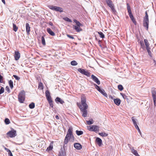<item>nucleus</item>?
<instances>
[{
	"label": "nucleus",
	"mask_w": 156,
	"mask_h": 156,
	"mask_svg": "<svg viewBox=\"0 0 156 156\" xmlns=\"http://www.w3.org/2000/svg\"><path fill=\"white\" fill-rule=\"evenodd\" d=\"M140 44L141 46V47L144 48H145V46L144 44L143 41H140Z\"/></svg>",
	"instance_id": "obj_44"
},
{
	"label": "nucleus",
	"mask_w": 156,
	"mask_h": 156,
	"mask_svg": "<svg viewBox=\"0 0 156 156\" xmlns=\"http://www.w3.org/2000/svg\"><path fill=\"white\" fill-rule=\"evenodd\" d=\"M55 101L58 103V102H59L60 104H63L64 103V101L59 97H57L55 99Z\"/></svg>",
	"instance_id": "obj_20"
},
{
	"label": "nucleus",
	"mask_w": 156,
	"mask_h": 156,
	"mask_svg": "<svg viewBox=\"0 0 156 156\" xmlns=\"http://www.w3.org/2000/svg\"><path fill=\"white\" fill-rule=\"evenodd\" d=\"M87 124L89 125L92 124L93 123V120H92L91 121H90V120L87 121Z\"/></svg>",
	"instance_id": "obj_48"
},
{
	"label": "nucleus",
	"mask_w": 156,
	"mask_h": 156,
	"mask_svg": "<svg viewBox=\"0 0 156 156\" xmlns=\"http://www.w3.org/2000/svg\"><path fill=\"white\" fill-rule=\"evenodd\" d=\"M76 134L78 136L81 135L83 134V131H81V130L79 131L78 130H76Z\"/></svg>",
	"instance_id": "obj_29"
},
{
	"label": "nucleus",
	"mask_w": 156,
	"mask_h": 156,
	"mask_svg": "<svg viewBox=\"0 0 156 156\" xmlns=\"http://www.w3.org/2000/svg\"><path fill=\"white\" fill-rule=\"evenodd\" d=\"M63 19L69 22H72V20L69 19L68 17H65L63 18Z\"/></svg>",
	"instance_id": "obj_45"
},
{
	"label": "nucleus",
	"mask_w": 156,
	"mask_h": 156,
	"mask_svg": "<svg viewBox=\"0 0 156 156\" xmlns=\"http://www.w3.org/2000/svg\"><path fill=\"white\" fill-rule=\"evenodd\" d=\"M144 42L145 44V45L146 46V49H148L149 48H150V47H149V44L148 42V40L147 39H145L144 40Z\"/></svg>",
	"instance_id": "obj_23"
},
{
	"label": "nucleus",
	"mask_w": 156,
	"mask_h": 156,
	"mask_svg": "<svg viewBox=\"0 0 156 156\" xmlns=\"http://www.w3.org/2000/svg\"><path fill=\"white\" fill-rule=\"evenodd\" d=\"M96 141L97 144L99 146H100L102 143V141L99 138L97 137L96 139Z\"/></svg>",
	"instance_id": "obj_24"
},
{
	"label": "nucleus",
	"mask_w": 156,
	"mask_h": 156,
	"mask_svg": "<svg viewBox=\"0 0 156 156\" xmlns=\"http://www.w3.org/2000/svg\"><path fill=\"white\" fill-rule=\"evenodd\" d=\"M13 28L14 31L15 32L17 31L18 28L15 24L13 23Z\"/></svg>",
	"instance_id": "obj_34"
},
{
	"label": "nucleus",
	"mask_w": 156,
	"mask_h": 156,
	"mask_svg": "<svg viewBox=\"0 0 156 156\" xmlns=\"http://www.w3.org/2000/svg\"><path fill=\"white\" fill-rule=\"evenodd\" d=\"M127 9L128 10V13L129 15L131 20H132L134 18L133 16V14L132 13L130 8L129 6V4L127 3Z\"/></svg>",
	"instance_id": "obj_11"
},
{
	"label": "nucleus",
	"mask_w": 156,
	"mask_h": 156,
	"mask_svg": "<svg viewBox=\"0 0 156 156\" xmlns=\"http://www.w3.org/2000/svg\"><path fill=\"white\" fill-rule=\"evenodd\" d=\"M20 57V54L19 51H16L15 52L14 57L16 60H18Z\"/></svg>",
	"instance_id": "obj_15"
},
{
	"label": "nucleus",
	"mask_w": 156,
	"mask_h": 156,
	"mask_svg": "<svg viewBox=\"0 0 156 156\" xmlns=\"http://www.w3.org/2000/svg\"><path fill=\"white\" fill-rule=\"evenodd\" d=\"M13 76L16 80H20V78L18 76H17L15 75H13Z\"/></svg>",
	"instance_id": "obj_54"
},
{
	"label": "nucleus",
	"mask_w": 156,
	"mask_h": 156,
	"mask_svg": "<svg viewBox=\"0 0 156 156\" xmlns=\"http://www.w3.org/2000/svg\"><path fill=\"white\" fill-rule=\"evenodd\" d=\"M5 122L6 125L9 124L10 123V121L8 118H6L5 120Z\"/></svg>",
	"instance_id": "obj_40"
},
{
	"label": "nucleus",
	"mask_w": 156,
	"mask_h": 156,
	"mask_svg": "<svg viewBox=\"0 0 156 156\" xmlns=\"http://www.w3.org/2000/svg\"><path fill=\"white\" fill-rule=\"evenodd\" d=\"M8 154L9 155V156H13L11 151L8 153Z\"/></svg>",
	"instance_id": "obj_58"
},
{
	"label": "nucleus",
	"mask_w": 156,
	"mask_h": 156,
	"mask_svg": "<svg viewBox=\"0 0 156 156\" xmlns=\"http://www.w3.org/2000/svg\"><path fill=\"white\" fill-rule=\"evenodd\" d=\"M25 92L23 90L21 91L18 95L19 101L20 103H23L25 100Z\"/></svg>",
	"instance_id": "obj_5"
},
{
	"label": "nucleus",
	"mask_w": 156,
	"mask_h": 156,
	"mask_svg": "<svg viewBox=\"0 0 156 156\" xmlns=\"http://www.w3.org/2000/svg\"><path fill=\"white\" fill-rule=\"evenodd\" d=\"M49 24L51 26H53V23L51 22H50L49 23Z\"/></svg>",
	"instance_id": "obj_60"
},
{
	"label": "nucleus",
	"mask_w": 156,
	"mask_h": 156,
	"mask_svg": "<svg viewBox=\"0 0 156 156\" xmlns=\"http://www.w3.org/2000/svg\"><path fill=\"white\" fill-rule=\"evenodd\" d=\"M108 6L111 8L112 12L115 13L116 11L115 8V6L113 2L111 0H105Z\"/></svg>",
	"instance_id": "obj_6"
},
{
	"label": "nucleus",
	"mask_w": 156,
	"mask_h": 156,
	"mask_svg": "<svg viewBox=\"0 0 156 156\" xmlns=\"http://www.w3.org/2000/svg\"><path fill=\"white\" fill-rule=\"evenodd\" d=\"M3 3L5 4V0H1Z\"/></svg>",
	"instance_id": "obj_62"
},
{
	"label": "nucleus",
	"mask_w": 156,
	"mask_h": 156,
	"mask_svg": "<svg viewBox=\"0 0 156 156\" xmlns=\"http://www.w3.org/2000/svg\"><path fill=\"white\" fill-rule=\"evenodd\" d=\"M99 92L105 96L107 97V94L103 89H101Z\"/></svg>",
	"instance_id": "obj_30"
},
{
	"label": "nucleus",
	"mask_w": 156,
	"mask_h": 156,
	"mask_svg": "<svg viewBox=\"0 0 156 156\" xmlns=\"http://www.w3.org/2000/svg\"><path fill=\"white\" fill-rule=\"evenodd\" d=\"M45 96L47 100L51 99V98L50 96V93L48 90H46L45 92Z\"/></svg>",
	"instance_id": "obj_18"
},
{
	"label": "nucleus",
	"mask_w": 156,
	"mask_h": 156,
	"mask_svg": "<svg viewBox=\"0 0 156 156\" xmlns=\"http://www.w3.org/2000/svg\"><path fill=\"white\" fill-rule=\"evenodd\" d=\"M81 105L77 104L78 106L82 113V116L86 117L88 114L87 109L88 108V105L86 103V98L84 95L81 96Z\"/></svg>",
	"instance_id": "obj_1"
},
{
	"label": "nucleus",
	"mask_w": 156,
	"mask_h": 156,
	"mask_svg": "<svg viewBox=\"0 0 156 156\" xmlns=\"http://www.w3.org/2000/svg\"><path fill=\"white\" fill-rule=\"evenodd\" d=\"M45 144V142L43 140L41 141L39 144V145L38 146L39 147H42L43 146V145Z\"/></svg>",
	"instance_id": "obj_32"
},
{
	"label": "nucleus",
	"mask_w": 156,
	"mask_h": 156,
	"mask_svg": "<svg viewBox=\"0 0 156 156\" xmlns=\"http://www.w3.org/2000/svg\"><path fill=\"white\" fill-rule=\"evenodd\" d=\"M55 118L57 119H59V117H58V115H56V116H55Z\"/></svg>",
	"instance_id": "obj_61"
},
{
	"label": "nucleus",
	"mask_w": 156,
	"mask_h": 156,
	"mask_svg": "<svg viewBox=\"0 0 156 156\" xmlns=\"http://www.w3.org/2000/svg\"><path fill=\"white\" fill-rule=\"evenodd\" d=\"M99 134L102 136H108V134L105 133H99Z\"/></svg>",
	"instance_id": "obj_39"
},
{
	"label": "nucleus",
	"mask_w": 156,
	"mask_h": 156,
	"mask_svg": "<svg viewBox=\"0 0 156 156\" xmlns=\"http://www.w3.org/2000/svg\"><path fill=\"white\" fill-rule=\"evenodd\" d=\"M109 98L112 99L114 100L113 97L111 95H110L109 96Z\"/></svg>",
	"instance_id": "obj_59"
},
{
	"label": "nucleus",
	"mask_w": 156,
	"mask_h": 156,
	"mask_svg": "<svg viewBox=\"0 0 156 156\" xmlns=\"http://www.w3.org/2000/svg\"><path fill=\"white\" fill-rule=\"evenodd\" d=\"M5 149L7 152H8V153H9L11 151H10V150H9V149H8L6 148V147H5Z\"/></svg>",
	"instance_id": "obj_57"
},
{
	"label": "nucleus",
	"mask_w": 156,
	"mask_h": 156,
	"mask_svg": "<svg viewBox=\"0 0 156 156\" xmlns=\"http://www.w3.org/2000/svg\"><path fill=\"white\" fill-rule=\"evenodd\" d=\"M26 31L27 32V34L29 35L30 34V28L29 24L28 23H27L26 24Z\"/></svg>",
	"instance_id": "obj_16"
},
{
	"label": "nucleus",
	"mask_w": 156,
	"mask_h": 156,
	"mask_svg": "<svg viewBox=\"0 0 156 156\" xmlns=\"http://www.w3.org/2000/svg\"><path fill=\"white\" fill-rule=\"evenodd\" d=\"M9 83L11 88L12 89L13 87V81L11 80H10L9 81Z\"/></svg>",
	"instance_id": "obj_28"
},
{
	"label": "nucleus",
	"mask_w": 156,
	"mask_h": 156,
	"mask_svg": "<svg viewBox=\"0 0 156 156\" xmlns=\"http://www.w3.org/2000/svg\"><path fill=\"white\" fill-rule=\"evenodd\" d=\"M67 36L69 37V38H71V39H74V37L70 35H69V34H67Z\"/></svg>",
	"instance_id": "obj_55"
},
{
	"label": "nucleus",
	"mask_w": 156,
	"mask_h": 156,
	"mask_svg": "<svg viewBox=\"0 0 156 156\" xmlns=\"http://www.w3.org/2000/svg\"><path fill=\"white\" fill-rule=\"evenodd\" d=\"M38 88L41 89H43V83L41 82H39L38 84Z\"/></svg>",
	"instance_id": "obj_33"
},
{
	"label": "nucleus",
	"mask_w": 156,
	"mask_h": 156,
	"mask_svg": "<svg viewBox=\"0 0 156 156\" xmlns=\"http://www.w3.org/2000/svg\"><path fill=\"white\" fill-rule=\"evenodd\" d=\"M83 75H85L89 77L90 76V73L88 71L85 70Z\"/></svg>",
	"instance_id": "obj_35"
},
{
	"label": "nucleus",
	"mask_w": 156,
	"mask_h": 156,
	"mask_svg": "<svg viewBox=\"0 0 156 156\" xmlns=\"http://www.w3.org/2000/svg\"><path fill=\"white\" fill-rule=\"evenodd\" d=\"M132 121L133 122V124L135 126H137V124L135 120V119L134 117H133L132 118Z\"/></svg>",
	"instance_id": "obj_37"
},
{
	"label": "nucleus",
	"mask_w": 156,
	"mask_h": 156,
	"mask_svg": "<svg viewBox=\"0 0 156 156\" xmlns=\"http://www.w3.org/2000/svg\"><path fill=\"white\" fill-rule=\"evenodd\" d=\"M89 127L88 130L90 131L96 132L99 130V127L97 126L92 125L90 126Z\"/></svg>",
	"instance_id": "obj_9"
},
{
	"label": "nucleus",
	"mask_w": 156,
	"mask_h": 156,
	"mask_svg": "<svg viewBox=\"0 0 156 156\" xmlns=\"http://www.w3.org/2000/svg\"><path fill=\"white\" fill-rule=\"evenodd\" d=\"M146 49L147 50V52H148V54L149 55H150L151 54V52L150 51L151 48H148V49Z\"/></svg>",
	"instance_id": "obj_53"
},
{
	"label": "nucleus",
	"mask_w": 156,
	"mask_h": 156,
	"mask_svg": "<svg viewBox=\"0 0 156 156\" xmlns=\"http://www.w3.org/2000/svg\"><path fill=\"white\" fill-rule=\"evenodd\" d=\"M16 131L13 129V130L9 131L6 134L9 137L12 138L15 137L16 136Z\"/></svg>",
	"instance_id": "obj_8"
},
{
	"label": "nucleus",
	"mask_w": 156,
	"mask_h": 156,
	"mask_svg": "<svg viewBox=\"0 0 156 156\" xmlns=\"http://www.w3.org/2000/svg\"><path fill=\"white\" fill-rule=\"evenodd\" d=\"M135 127L137 129L138 132L140 133V134L141 135V133L140 131V129L139 128V127H138V126L137 125V126H135Z\"/></svg>",
	"instance_id": "obj_49"
},
{
	"label": "nucleus",
	"mask_w": 156,
	"mask_h": 156,
	"mask_svg": "<svg viewBox=\"0 0 156 156\" xmlns=\"http://www.w3.org/2000/svg\"><path fill=\"white\" fill-rule=\"evenodd\" d=\"M131 151L136 156H140L138 153L137 151L134 149H131Z\"/></svg>",
	"instance_id": "obj_25"
},
{
	"label": "nucleus",
	"mask_w": 156,
	"mask_h": 156,
	"mask_svg": "<svg viewBox=\"0 0 156 156\" xmlns=\"http://www.w3.org/2000/svg\"><path fill=\"white\" fill-rule=\"evenodd\" d=\"M41 41L43 45L45 46L46 45L45 39L44 36H42L41 37Z\"/></svg>",
	"instance_id": "obj_36"
},
{
	"label": "nucleus",
	"mask_w": 156,
	"mask_h": 156,
	"mask_svg": "<svg viewBox=\"0 0 156 156\" xmlns=\"http://www.w3.org/2000/svg\"><path fill=\"white\" fill-rule=\"evenodd\" d=\"M98 34L100 35V37L102 38H104L105 37V36L103 33L101 32H98Z\"/></svg>",
	"instance_id": "obj_42"
},
{
	"label": "nucleus",
	"mask_w": 156,
	"mask_h": 156,
	"mask_svg": "<svg viewBox=\"0 0 156 156\" xmlns=\"http://www.w3.org/2000/svg\"><path fill=\"white\" fill-rule=\"evenodd\" d=\"M4 92V88L2 87L0 89V94L3 93Z\"/></svg>",
	"instance_id": "obj_47"
},
{
	"label": "nucleus",
	"mask_w": 156,
	"mask_h": 156,
	"mask_svg": "<svg viewBox=\"0 0 156 156\" xmlns=\"http://www.w3.org/2000/svg\"><path fill=\"white\" fill-rule=\"evenodd\" d=\"M94 87H95V88L98 91H100V90H101V88H100V87H99L96 84H94Z\"/></svg>",
	"instance_id": "obj_46"
},
{
	"label": "nucleus",
	"mask_w": 156,
	"mask_h": 156,
	"mask_svg": "<svg viewBox=\"0 0 156 156\" xmlns=\"http://www.w3.org/2000/svg\"><path fill=\"white\" fill-rule=\"evenodd\" d=\"M127 9L128 10V13L129 15L131 20H132L134 18L133 16V14L132 13L130 8L129 6V4L127 3Z\"/></svg>",
	"instance_id": "obj_10"
},
{
	"label": "nucleus",
	"mask_w": 156,
	"mask_h": 156,
	"mask_svg": "<svg viewBox=\"0 0 156 156\" xmlns=\"http://www.w3.org/2000/svg\"><path fill=\"white\" fill-rule=\"evenodd\" d=\"M78 71L81 74L83 75L85 71V70L81 68H79L78 69Z\"/></svg>",
	"instance_id": "obj_31"
},
{
	"label": "nucleus",
	"mask_w": 156,
	"mask_h": 156,
	"mask_svg": "<svg viewBox=\"0 0 156 156\" xmlns=\"http://www.w3.org/2000/svg\"><path fill=\"white\" fill-rule=\"evenodd\" d=\"M121 94L122 96V97L124 99H127V96H126V95L124 94Z\"/></svg>",
	"instance_id": "obj_50"
},
{
	"label": "nucleus",
	"mask_w": 156,
	"mask_h": 156,
	"mask_svg": "<svg viewBox=\"0 0 156 156\" xmlns=\"http://www.w3.org/2000/svg\"><path fill=\"white\" fill-rule=\"evenodd\" d=\"M127 9L128 10V13L129 15L131 20H132L134 18L133 16V14L132 13L130 8L129 6V4L127 3Z\"/></svg>",
	"instance_id": "obj_12"
},
{
	"label": "nucleus",
	"mask_w": 156,
	"mask_h": 156,
	"mask_svg": "<svg viewBox=\"0 0 156 156\" xmlns=\"http://www.w3.org/2000/svg\"><path fill=\"white\" fill-rule=\"evenodd\" d=\"M74 147L77 150H80L82 148L81 145L79 143H76L74 144Z\"/></svg>",
	"instance_id": "obj_17"
},
{
	"label": "nucleus",
	"mask_w": 156,
	"mask_h": 156,
	"mask_svg": "<svg viewBox=\"0 0 156 156\" xmlns=\"http://www.w3.org/2000/svg\"><path fill=\"white\" fill-rule=\"evenodd\" d=\"M91 78L98 85H99L100 84V82L98 80V78L94 75H92L91 76Z\"/></svg>",
	"instance_id": "obj_14"
},
{
	"label": "nucleus",
	"mask_w": 156,
	"mask_h": 156,
	"mask_svg": "<svg viewBox=\"0 0 156 156\" xmlns=\"http://www.w3.org/2000/svg\"><path fill=\"white\" fill-rule=\"evenodd\" d=\"M3 76L0 75V83H2L3 82Z\"/></svg>",
	"instance_id": "obj_51"
},
{
	"label": "nucleus",
	"mask_w": 156,
	"mask_h": 156,
	"mask_svg": "<svg viewBox=\"0 0 156 156\" xmlns=\"http://www.w3.org/2000/svg\"><path fill=\"white\" fill-rule=\"evenodd\" d=\"M47 100L48 101V102L51 108H53V104L52 98L48 100Z\"/></svg>",
	"instance_id": "obj_27"
},
{
	"label": "nucleus",
	"mask_w": 156,
	"mask_h": 156,
	"mask_svg": "<svg viewBox=\"0 0 156 156\" xmlns=\"http://www.w3.org/2000/svg\"><path fill=\"white\" fill-rule=\"evenodd\" d=\"M114 101L115 104L117 106L120 105L121 103V100L119 98H116L114 99Z\"/></svg>",
	"instance_id": "obj_19"
},
{
	"label": "nucleus",
	"mask_w": 156,
	"mask_h": 156,
	"mask_svg": "<svg viewBox=\"0 0 156 156\" xmlns=\"http://www.w3.org/2000/svg\"><path fill=\"white\" fill-rule=\"evenodd\" d=\"M5 90L8 93L10 92V91L9 89V87L8 86H6V87Z\"/></svg>",
	"instance_id": "obj_52"
},
{
	"label": "nucleus",
	"mask_w": 156,
	"mask_h": 156,
	"mask_svg": "<svg viewBox=\"0 0 156 156\" xmlns=\"http://www.w3.org/2000/svg\"><path fill=\"white\" fill-rule=\"evenodd\" d=\"M49 8L52 10L55 11H59L62 12H63L62 9L60 7L53 6L52 5H50L48 6Z\"/></svg>",
	"instance_id": "obj_7"
},
{
	"label": "nucleus",
	"mask_w": 156,
	"mask_h": 156,
	"mask_svg": "<svg viewBox=\"0 0 156 156\" xmlns=\"http://www.w3.org/2000/svg\"><path fill=\"white\" fill-rule=\"evenodd\" d=\"M71 64L72 66H76L77 64V63L75 61L73 60L71 62Z\"/></svg>",
	"instance_id": "obj_41"
},
{
	"label": "nucleus",
	"mask_w": 156,
	"mask_h": 156,
	"mask_svg": "<svg viewBox=\"0 0 156 156\" xmlns=\"http://www.w3.org/2000/svg\"><path fill=\"white\" fill-rule=\"evenodd\" d=\"M132 20L133 22L134 23V24L135 25H136V22L135 20V19H133Z\"/></svg>",
	"instance_id": "obj_56"
},
{
	"label": "nucleus",
	"mask_w": 156,
	"mask_h": 156,
	"mask_svg": "<svg viewBox=\"0 0 156 156\" xmlns=\"http://www.w3.org/2000/svg\"><path fill=\"white\" fill-rule=\"evenodd\" d=\"M66 153L65 151L62 150L59 152L58 156H66Z\"/></svg>",
	"instance_id": "obj_26"
},
{
	"label": "nucleus",
	"mask_w": 156,
	"mask_h": 156,
	"mask_svg": "<svg viewBox=\"0 0 156 156\" xmlns=\"http://www.w3.org/2000/svg\"><path fill=\"white\" fill-rule=\"evenodd\" d=\"M119 90L120 91H122L123 89V87L122 85H119L118 86Z\"/></svg>",
	"instance_id": "obj_43"
},
{
	"label": "nucleus",
	"mask_w": 156,
	"mask_h": 156,
	"mask_svg": "<svg viewBox=\"0 0 156 156\" xmlns=\"http://www.w3.org/2000/svg\"><path fill=\"white\" fill-rule=\"evenodd\" d=\"M149 18L148 16L147 11L145 12V16L143 22V26L146 28L147 30H148L149 25Z\"/></svg>",
	"instance_id": "obj_4"
},
{
	"label": "nucleus",
	"mask_w": 156,
	"mask_h": 156,
	"mask_svg": "<svg viewBox=\"0 0 156 156\" xmlns=\"http://www.w3.org/2000/svg\"><path fill=\"white\" fill-rule=\"evenodd\" d=\"M73 21L76 23V26L73 25V29L77 32H80L82 31V29L80 27L83 26V25L76 19H74Z\"/></svg>",
	"instance_id": "obj_3"
},
{
	"label": "nucleus",
	"mask_w": 156,
	"mask_h": 156,
	"mask_svg": "<svg viewBox=\"0 0 156 156\" xmlns=\"http://www.w3.org/2000/svg\"><path fill=\"white\" fill-rule=\"evenodd\" d=\"M53 142L52 141L51 142L49 147H48V148H47V149H46L47 151H50L51 150L53 149Z\"/></svg>",
	"instance_id": "obj_21"
},
{
	"label": "nucleus",
	"mask_w": 156,
	"mask_h": 156,
	"mask_svg": "<svg viewBox=\"0 0 156 156\" xmlns=\"http://www.w3.org/2000/svg\"><path fill=\"white\" fill-rule=\"evenodd\" d=\"M73 129L72 127H70L68 130L67 133L64 141V144H66L71 138H74L73 133Z\"/></svg>",
	"instance_id": "obj_2"
},
{
	"label": "nucleus",
	"mask_w": 156,
	"mask_h": 156,
	"mask_svg": "<svg viewBox=\"0 0 156 156\" xmlns=\"http://www.w3.org/2000/svg\"><path fill=\"white\" fill-rule=\"evenodd\" d=\"M47 31L48 33L52 36H54L55 35V33L52 31L50 28H47Z\"/></svg>",
	"instance_id": "obj_22"
},
{
	"label": "nucleus",
	"mask_w": 156,
	"mask_h": 156,
	"mask_svg": "<svg viewBox=\"0 0 156 156\" xmlns=\"http://www.w3.org/2000/svg\"><path fill=\"white\" fill-rule=\"evenodd\" d=\"M35 107V104L34 103H32L29 105V107L31 109L34 108Z\"/></svg>",
	"instance_id": "obj_38"
},
{
	"label": "nucleus",
	"mask_w": 156,
	"mask_h": 156,
	"mask_svg": "<svg viewBox=\"0 0 156 156\" xmlns=\"http://www.w3.org/2000/svg\"><path fill=\"white\" fill-rule=\"evenodd\" d=\"M152 97L154 101V105L156 106V91L154 90L151 92Z\"/></svg>",
	"instance_id": "obj_13"
}]
</instances>
